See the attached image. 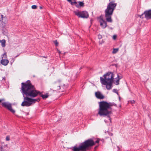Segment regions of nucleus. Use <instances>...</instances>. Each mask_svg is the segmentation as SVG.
Segmentation results:
<instances>
[{"mask_svg":"<svg viewBox=\"0 0 151 151\" xmlns=\"http://www.w3.org/2000/svg\"><path fill=\"white\" fill-rule=\"evenodd\" d=\"M118 51V48H116V49H114L113 52L112 53H115L116 52H117Z\"/></svg>","mask_w":151,"mask_h":151,"instance_id":"obj_20","label":"nucleus"},{"mask_svg":"<svg viewBox=\"0 0 151 151\" xmlns=\"http://www.w3.org/2000/svg\"><path fill=\"white\" fill-rule=\"evenodd\" d=\"M144 14V13H143L141 15H138V17H140V18L143 19L144 18V17H142V16Z\"/></svg>","mask_w":151,"mask_h":151,"instance_id":"obj_24","label":"nucleus"},{"mask_svg":"<svg viewBox=\"0 0 151 151\" xmlns=\"http://www.w3.org/2000/svg\"><path fill=\"white\" fill-rule=\"evenodd\" d=\"M113 92L114 93H115L116 94H117L118 95H119V93L118 92V91L117 90V89H114L113 90Z\"/></svg>","mask_w":151,"mask_h":151,"instance_id":"obj_21","label":"nucleus"},{"mask_svg":"<svg viewBox=\"0 0 151 151\" xmlns=\"http://www.w3.org/2000/svg\"><path fill=\"white\" fill-rule=\"evenodd\" d=\"M9 63V61L7 59H2L1 60V63L4 65H6Z\"/></svg>","mask_w":151,"mask_h":151,"instance_id":"obj_13","label":"nucleus"},{"mask_svg":"<svg viewBox=\"0 0 151 151\" xmlns=\"http://www.w3.org/2000/svg\"><path fill=\"white\" fill-rule=\"evenodd\" d=\"M144 14L145 15V17L147 19H151V9H149L145 11Z\"/></svg>","mask_w":151,"mask_h":151,"instance_id":"obj_10","label":"nucleus"},{"mask_svg":"<svg viewBox=\"0 0 151 151\" xmlns=\"http://www.w3.org/2000/svg\"><path fill=\"white\" fill-rule=\"evenodd\" d=\"M81 68H80V69H81Z\"/></svg>","mask_w":151,"mask_h":151,"instance_id":"obj_39","label":"nucleus"},{"mask_svg":"<svg viewBox=\"0 0 151 151\" xmlns=\"http://www.w3.org/2000/svg\"><path fill=\"white\" fill-rule=\"evenodd\" d=\"M114 75L112 72H109L104 74L103 78L100 77L101 83L102 85H105L108 90L111 89L112 88V83L114 79Z\"/></svg>","mask_w":151,"mask_h":151,"instance_id":"obj_3","label":"nucleus"},{"mask_svg":"<svg viewBox=\"0 0 151 151\" xmlns=\"http://www.w3.org/2000/svg\"><path fill=\"white\" fill-rule=\"evenodd\" d=\"M54 87V88L56 90H58L60 88V86L59 85H55Z\"/></svg>","mask_w":151,"mask_h":151,"instance_id":"obj_17","label":"nucleus"},{"mask_svg":"<svg viewBox=\"0 0 151 151\" xmlns=\"http://www.w3.org/2000/svg\"><path fill=\"white\" fill-rule=\"evenodd\" d=\"M99 104L98 114L101 116H106L111 122V118L110 115L112 113L111 107L114 106H116V105L114 103H108L104 101L99 102Z\"/></svg>","mask_w":151,"mask_h":151,"instance_id":"obj_2","label":"nucleus"},{"mask_svg":"<svg viewBox=\"0 0 151 151\" xmlns=\"http://www.w3.org/2000/svg\"><path fill=\"white\" fill-rule=\"evenodd\" d=\"M32 8L33 9H35L37 8V6L36 5H33L32 6Z\"/></svg>","mask_w":151,"mask_h":151,"instance_id":"obj_25","label":"nucleus"},{"mask_svg":"<svg viewBox=\"0 0 151 151\" xmlns=\"http://www.w3.org/2000/svg\"><path fill=\"white\" fill-rule=\"evenodd\" d=\"M95 94L96 97L98 99H103L104 97V96L99 91L96 92Z\"/></svg>","mask_w":151,"mask_h":151,"instance_id":"obj_11","label":"nucleus"},{"mask_svg":"<svg viewBox=\"0 0 151 151\" xmlns=\"http://www.w3.org/2000/svg\"><path fill=\"white\" fill-rule=\"evenodd\" d=\"M116 37V35H114L113 36V39L114 40H115Z\"/></svg>","mask_w":151,"mask_h":151,"instance_id":"obj_30","label":"nucleus"},{"mask_svg":"<svg viewBox=\"0 0 151 151\" xmlns=\"http://www.w3.org/2000/svg\"><path fill=\"white\" fill-rule=\"evenodd\" d=\"M119 100H120V97H119Z\"/></svg>","mask_w":151,"mask_h":151,"instance_id":"obj_38","label":"nucleus"},{"mask_svg":"<svg viewBox=\"0 0 151 151\" xmlns=\"http://www.w3.org/2000/svg\"><path fill=\"white\" fill-rule=\"evenodd\" d=\"M30 99H29V101L31 102V104L33 103H35L36 102H39L40 101V98H37L36 99H32L30 97Z\"/></svg>","mask_w":151,"mask_h":151,"instance_id":"obj_12","label":"nucleus"},{"mask_svg":"<svg viewBox=\"0 0 151 151\" xmlns=\"http://www.w3.org/2000/svg\"><path fill=\"white\" fill-rule=\"evenodd\" d=\"M120 75H119L118 74H117V78L118 79H119V80H120V79H122V77L123 76L122 75H121V74H120Z\"/></svg>","mask_w":151,"mask_h":151,"instance_id":"obj_19","label":"nucleus"},{"mask_svg":"<svg viewBox=\"0 0 151 151\" xmlns=\"http://www.w3.org/2000/svg\"><path fill=\"white\" fill-rule=\"evenodd\" d=\"M68 2H70L71 4V2H72V0H67Z\"/></svg>","mask_w":151,"mask_h":151,"instance_id":"obj_32","label":"nucleus"},{"mask_svg":"<svg viewBox=\"0 0 151 151\" xmlns=\"http://www.w3.org/2000/svg\"><path fill=\"white\" fill-rule=\"evenodd\" d=\"M4 99H0V102H1L2 101L4 100Z\"/></svg>","mask_w":151,"mask_h":151,"instance_id":"obj_34","label":"nucleus"},{"mask_svg":"<svg viewBox=\"0 0 151 151\" xmlns=\"http://www.w3.org/2000/svg\"><path fill=\"white\" fill-rule=\"evenodd\" d=\"M135 101H134V100H132V101H131V103H132V104H134V103H135Z\"/></svg>","mask_w":151,"mask_h":151,"instance_id":"obj_31","label":"nucleus"},{"mask_svg":"<svg viewBox=\"0 0 151 151\" xmlns=\"http://www.w3.org/2000/svg\"><path fill=\"white\" fill-rule=\"evenodd\" d=\"M0 42L1 43V46L3 47H4L5 46L6 41L5 40L3 39L2 40H1Z\"/></svg>","mask_w":151,"mask_h":151,"instance_id":"obj_15","label":"nucleus"},{"mask_svg":"<svg viewBox=\"0 0 151 151\" xmlns=\"http://www.w3.org/2000/svg\"><path fill=\"white\" fill-rule=\"evenodd\" d=\"M99 22L100 23V25L103 29L105 28L107 26L106 22L103 19V17L102 15L98 17Z\"/></svg>","mask_w":151,"mask_h":151,"instance_id":"obj_7","label":"nucleus"},{"mask_svg":"<svg viewBox=\"0 0 151 151\" xmlns=\"http://www.w3.org/2000/svg\"><path fill=\"white\" fill-rule=\"evenodd\" d=\"M76 15L79 18H87L89 15L88 12L85 11H79L78 10L75 11L74 12Z\"/></svg>","mask_w":151,"mask_h":151,"instance_id":"obj_6","label":"nucleus"},{"mask_svg":"<svg viewBox=\"0 0 151 151\" xmlns=\"http://www.w3.org/2000/svg\"><path fill=\"white\" fill-rule=\"evenodd\" d=\"M2 58H4L5 59L6 58V53H4L2 55Z\"/></svg>","mask_w":151,"mask_h":151,"instance_id":"obj_23","label":"nucleus"},{"mask_svg":"<svg viewBox=\"0 0 151 151\" xmlns=\"http://www.w3.org/2000/svg\"><path fill=\"white\" fill-rule=\"evenodd\" d=\"M10 140V137L9 136H7L6 137V141H9Z\"/></svg>","mask_w":151,"mask_h":151,"instance_id":"obj_28","label":"nucleus"},{"mask_svg":"<svg viewBox=\"0 0 151 151\" xmlns=\"http://www.w3.org/2000/svg\"><path fill=\"white\" fill-rule=\"evenodd\" d=\"M20 91L22 94L24 101L22 103L21 105L22 106H29L31 105V102L29 101L30 98H34L36 97L40 92L36 90L34 86L33 85L30 80L27 81L26 83L22 82Z\"/></svg>","mask_w":151,"mask_h":151,"instance_id":"obj_1","label":"nucleus"},{"mask_svg":"<svg viewBox=\"0 0 151 151\" xmlns=\"http://www.w3.org/2000/svg\"><path fill=\"white\" fill-rule=\"evenodd\" d=\"M40 9H42V7H41V6H40Z\"/></svg>","mask_w":151,"mask_h":151,"instance_id":"obj_36","label":"nucleus"},{"mask_svg":"<svg viewBox=\"0 0 151 151\" xmlns=\"http://www.w3.org/2000/svg\"><path fill=\"white\" fill-rule=\"evenodd\" d=\"M109 135L111 136H112L113 135V134L111 133H110L109 134Z\"/></svg>","mask_w":151,"mask_h":151,"instance_id":"obj_33","label":"nucleus"},{"mask_svg":"<svg viewBox=\"0 0 151 151\" xmlns=\"http://www.w3.org/2000/svg\"><path fill=\"white\" fill-rule=\"evenodd\" d=\"M117 4L114 1H110L107 5V8L105 10V17L107 22H112L111 16Z\"/></svg>","mask_w":151,"mask_h":151,"instance_id":"obj_4","label":"nucleus"},{"mask_svg":"<svg viewBox=\"0 0 151 151\" xmlns=\"http://www.w3.org/2000/svg\"><path fill=\"white\" fill-rule=\"evenodd\" d=\"M3 16L0 14V24L2 23L3 22Z\"/></svg>","mask_w":151,"mask_h":151,"instance_id":"obj_18","label":"nucleus"},{"mask_svg":"<svg viewBox=\"0 0 151 151\" xmlns=\"http://www.w3.org/2000/svg\"><path fill=\"white\" fill-rule=\"evenodd\" d=\"M0 151H4V149L2 147H0Z\"/></svg>","mask_w":151,"mask_h":151,"instance_id":"obj_29","label":"nucleus"},{"mask_svg":"<svg viewBox=\"0 0 151 151\" xmlns=\"http://www.w3.org/2000/svg\"><path fill=\"white\" fill-rule=\"evenodd\" d=\"M54 43L55 45V46H57L58 45V42H57V40H55L54 41Z\"/></svg>","mask_w":151,"mask_h":151,"instance_id":"obj_26","label":"nucleus"},{"mask_svg":"<svg viewBox=\"0 0 151 151\" xmlns=\"http://www.w3.org/2000/svg\"><path fill=\"white\" fill-rule=\"evenodd\" d=\"M71 149L73 151H85L81 143L78 146L77 145H76L72 147Z\"/></svg>","mask_w":151,"mask_h":151,"instance_id":"obj_8","label":"nucleus"},{"mask_svg":"<svg viewBox=\"0 0 151 151\" xmlns=\"http://www.w3.org/2000/svg\"><path fill=\"white\" fill-rule=\"evenodd\" d=\"M100 139H97L95 141H93L92 139H89L86 140L81 143L85 151H87L89 148L92 146L95 145L96 143H99Z\"/></svg>","mask_w":151,"mask_h":151,"instance_id":"obj_5","label":"nucleus"},{"mask_svg":"<svg viewBox=\"0 0 151 151\" xmlns=\"http://www.w3.org/2000/svg\"><path fill=\"white\" fill-rule=\"evenodd\" d=\"M2 106L7 108L9 111L12 113H14L15 112V111L12 109V105L10 103L4 102L2 103Z\"/></svg>","mask_w":151,"mask_h":151,"instance_id":"obj_9","label":"nucleus"},{"mask_svg":"<svg viewBox=\"0 0 151 151\" xmlns=\"http://www.w3.org/2000/svg\"><path fill=\"white\" fill-rule=\"evenodd\" d=\"M119 79H117V80L115 81L114 83L116 85H118L119 84Z\"/></svg>","mask_w":151,"mask_h":151,"instance_id":"obj_22","label":"nucleus"},{"mask_svg":"<svg viewBox=\"0 0 151 151\" xmlns=\"http://www.w3.org/2000/svg\"><path fill=\"white\" fill-rule=\"evenodd\" d=\"M78 3L79 4V8L80 7H83L84 6V3L83 1H79Z\"/></svg>","mask_w":151,"mask_h":151,"instance_id":"obj_16","label":"nucleus"},{"mask_svg":"<svg viewBox=\"0 0 151 151\" xmlns=\"http://www.w3.org/2000/svg\"><path fill=\"white\" fill-rule=\"evenodd\" d=\"M40 93H39L38 94L40 95V96L43 99H46L48 98L49 96V95L48 94V93H46V94L43 95L41 94V93L40 92Z\"/></svg>","mask_w":151,"mask_h":151,"instance_id":"obj_14","label":"nucleus"},{"mask_svg":"<svg viewBox=\"0 0 151 151\" xmlns=\"http://www.w3.org/2000/svg\"><path fill=\"white\" fill-rule=\"evenodd\" d=\"M98 38L99 39H101L102 37V36L100 35H98Z\"/></svg>","mask_w":151,"mask_h":151,"instance_id":"obj_27","label":"nucleus"},{"mask_svg":"<svg viewBox=\"0 0 151 151\" xmlns=\"http://www.w3.org/2000/svg\"><path fill=\"white\" fill-rule=\"evenodd\" d=\"M107 120H106V119H105V120H104V122H105L106 123L107 122Z\"/></svg>","mask_w":151,"mask_h":151,"instance_id":"obj_35","label":"nucleus"},{"mask_svg":"<svg viewBox=\"0 0 151 151\" xmlns=\"http://www.w3.org/2000/svg\"><path fill=\"white\" fill-rule=\"evenodd\" d=\"M19 55H17V56H16L15 57V58H17V57Z\"/></svg>","mask_w":151,"mask_h":151,"instance_id":"obj_37","label":"nucleus"}]
</instances>
